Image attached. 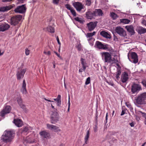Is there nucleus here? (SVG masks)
<instances>
[{
	"label": "nucleus",
	"instance_id": "obj_4",
	"mask_svg": "<svg viewBox=\"0 0 146 146\" xmlns=\"http://www.w3.org/2000/svg\"><path fill=\"white\" fill-rule=\"evenodd\" d=\"M57 111V109H56L52 111L50 117V121L51 123L55 124L59 121V116Z\"/></svg>",
	"mask_w": 146,
	"mask_h": 146
},
{
	"label": "nucleus",
	"instance_id": "obj_1",
	"mask_svg": "<svg viewBox=\"0 0 146 146\" xmlns=\"http://www.w3.org/2000/svg\"><path fill=\"white\" fill-rule=\"evenodd\" d=\"M15 132L12 130L5 131L1 137L3 141L5 143H11L14 138L13 136Z\"/></svg>",
	"mask_w": 146,
	"mask_h": 146
},
{
	"label": "nucleus",
	"instance_id": "obj_17",
	"mask_svg": "<svg viewBox=\"0 0 146 146\" xmlns=\"http://www.w3.org/2000/svg\"><path fill=\"white\" fill-rule=\"evenodd\" d=\"M125 28L126 29L127 31L130 33L131 35H135V33L134 27L133 25H130L126 26L125 27Z\"/></svg>",
	"mask_w": 146,
	"mask_h": 146
},
{
	"label": "nucleus",
	"instance_id": "obj_12",
	"mask_svg": "<svg viewBox=\"0 0 146 146\" xmlns=\"http://www.w3.org/2000/svg\"><path fill=\"white\" fill-rule=\"evenodd\" d=\"M98 22L95 21L90 22L87 24V27L88 31L91 32L94 30L97 25Z\"/></svg>",
	"mask_w": 146,
	"mask_h": 146
},
{
	"label": "nucleus",
	"instance_id": "obj_18",
	"mask_svg": "<svg viewBox=\"0 0 146 146\" xmlns=\"http://www.w3.org/2000/svg\"><path fill=\"white\" fill-rule=\"evenodd\" d=\"M15 6L14 4L0 7V12H4L10 10Z\"/></svg>",
	"mask_w": 146,
	"mask_h": 146
},
{
	"label": "nucleus",
	"instance_id": "obj_25",
	"mask_svg": "<svg viewBox=\"0 0 146 146\" xmlns=\"http://www.w3.org/2000/svg\"><path fill=\"white\" fill-rule=\"evenodd\" d=\"M94 12L95 13L96 17L98 16H102L103 14L102 10L100 9H96L95 11H94Z\"/></svg>",
	"mask_w": 146,
	"mask_h": 146
},
{
	"label": "nucleus",
	"instance_id": "obj_6",
	"mask_svg": "<svg viewBox=\"0 0 146 146\" xmlns=\"http://www.w3.org/2000/svg\"><path fill=\"white\" fill-rule=\"evenodd\" d=\"M22 17V15H16L11 17V25H16L21 20Z\"/></svg>",
	"mask_w": 146,
	"mask_h": 146
},
{
	"label": "nucleus",
	"instance_id": "obj_54",
	"mask_svg": "<svg viewBox=\"0 0 146 146\" xmlns=\"http://www.w3.org/2000/svg\"><path fill=\"white\" fill-rule=\"evenodd\" d=\"M44 53L47 54L48 55H50L51 54V52L50 51H48L47 52L44 51Z\"/></svg>",
	"mask_w": 146,
	"mask_h": 146
},
{
	"label": "nucleus",
	"instance_id": "obj_3",
	"mask_svg": "<svg viewBox=\"0 0 146 146\" xmlns=\"http://www.w3.org/2000/svg\"><path fill=\"white\" fill-rule=\"evenodd\" d=\"M146 92H144L139 95L137 98L136 99L135 104L138 105H142L146 104Z\"/></svg>",
	"mask_w": 146,
	"mask_h": 146
},
{
	"label": "nucleus",
	"instance_id": "obj_61",
	"mask_svg": "<svg viewBox=\"0 0 146 146\" xmlns=\"http://www.w3.org/2000/svg\"><path fill=\"white\" fill-rule=\"evenodd\" d=\"M129 124L131 127H133L134 126V123L133 122L130 123Z\"/></svg>",
	"mask_w": 146,
	"mask_h": 146
},
{
	"label": "nucleus",
	"instance_id": "obj_34",
	"mask_svg": "<svg viewBox=\"0 0 146 146\" xmlns=\"http://www.w3.org/2000/svg\"><path fill=\"white\" fill-rule=\"evenodd\" d=\"M74 19L76 21H78L81 24H83L84 23V21L83 20H81L82 19L78 17H77L74 18Z\"/></svg>",
	"mask_w": 146,
	"mask_h": 146
},
{
	"label": "nucleus",
	"instance_id": "obj_57",
	"mask_svg": "<svg viewBox=\"0 0 146 146\" xmlns=\"http://www.w3.org/2000/svg\"><path fill=\"white\" fill-rule=\"evenodd\" d=\"M113 40L114 41H117L118 38L117 36L115 35V34H113Z\"/></svg>",
	"mask_w": 146,
	"mask_h": 146
},
{
	"label": "nucleus",
	"instance_id": "obj_24",
	"mask_svg": "<svg viewBox=\"0 0 146 146\" xmlns=\"http://www.w3.org/2000/svg\"><path fill=\"white\" fill-rule=\"evenodd\" d=\"M26 84L25 82V80H24L23 81V84L22 86V90L21 91L23 94H26L27 93V92L26 89Z\"/></svg>",
	"mask_w": 146,
	"mask_h": 146
},
{
	"label": "nucleus",
	"instance_id": "obj_49",
	"mask_svg": "<svg viewBox=\"0 0 146 146\" xmlns=\"http://www.w3.org/2000/svg\"><path fill=\"white\" fill-rule=\"evenodd\" d=\"M76 47L79 51H80L81 50L82 46L80 43L78 45L76 46Z\"/></svg>",
	"mask_w": 146,
	"mask_h": 146
},
{
	"label": "nucleus",
	"instance_id": "obj_63",
	"mask_svg": "<svg viewBox=\"0 0 146 146\" xmlns=\"http://www.w3.org/2000/svg\"><path fill=\"white\" fill-rule=\"evenodd\" d=\"M142 23L145 25L146 24V21L145 20H143L142 22Z\"/></svg>",
	"mask_w": 146,
	"mask_h": 146
},
{
	"label": "nucleus",
	"instance_id": "obj_31",
	"mask_svg": "<svg viewBox=\"0 0 146 146\" xmlns=\"http://www.w3.org/2000/svg\"><path fill=\"white\" fill-rule=\"evenodd\" d=\"M96 33V32L95 31H94L92 33H88L87 34L86 36L88 38H90L88 39V40H90L92 39V38H91L92 36L94 35Z\"/></svg>",
	"mask_w": 146,
	"mask_h": 146
},
{
	"label": "nucleus",
	"instance_id": "obj_8",
	"mask_svg": "<svg viewBox=\"0 0 146 146\" xmlns=\"http://www.w3.org/2000/svg\"><path fill=\"white\" fill-rule=\"evenodd\" d=\"M26 10L27 8L26 7V4H25L17 6L15 9L14 11L16 13L23 14L25 13Z\"/></svg>",
	"mask_w": 146,
	"mask_h": 146
},
{
	"label": "nucleus",
	"instance_id": "obj_33",
	"mask_svg": "<svg viewBox=\"0 0 146 146\" xmlns=\"http://www.w3.org/2000/svg\"><path fill=\"white\" fill-rule=\"evenodd\" d=\"M90 131L89 130L87 131L86 133V136L85 138V144H87V141H88V138L89 137V136L90 135Z\"/></svg>",
	"mask_w": 146,
	"mask_h": 146
},
{
	"label": "nucleus",
	"instance_id": "obj_27",
	"mask_svg": "<svg viewBox=\"0 0 146 146\" xmlns=\"http://www.w3.org/2000/svg\"><path fill=\"white\" fill-rule=\"evenodd\" d=\"M52 24L50 23L49 24V25L47 28V30L51 33H53L55 32L54 29V27H52Z\"/></svg>",
	"mask_w": 146,
	"mask_h": 146
},
{
	"label": "nucleus",
	"instance_id": "obj_11",
	"mask_svg": "<svg viewBox=\"0 0 146 146\" xmlns=\"http://www.w3.org/2000/svg\"><path fill=\"white\" fill-rule=\"evenodd\" d=\"M115 31L121 36L125 37L127 36L126 31L120 26L117 27L115 28Z\"/></svg>",
	"mask_w": 146,
	"mask_h": 146
},
{
	"label": "nucleus",
	"instance_id": "obj_5",
	"mask_svg": "<svg viewBox=\"0 0 146 146\" xmlns=\"http://www.w3.org/2000/svg\"><path fill=\"white\" fill-rule=\"evenodd\" d=\"M101 54L105 62L110 63L113 61L111 53L108 52H103L101 53Z\"/></svg>",
	"mask_w": 146,
	"mask_h": 146
},
{
	"label": "nucleus",
	"instance_id": "obj_43",
	"mask_svg": "<svg viewBox=\"0 0 146 146\" xmlns=\"http://www.w3.org/2000/svg\"><path fill=\"white\" fill-rule=\"evenodd\" d=\"M90 82V77H88L86 79L85 82V84L87 85Z\"/></svg>",
	"mask_w": 146,
	"mask_h": 146
},
{
	"label": "nucleus",
	"instance_id": "obj_10",
	"mask_svg": "<svg viewBox=\"0 0 146 146\" xmlns=\"http://www.w3.org/2000/svg\"><path fill=\"white\" fill-rule=\"evenodd\" d=\"M72 5L76 9V11L79 12H80L81 10L84 8V5L78 1L74 2L72 3Z\"/></svg>",
	"mask_w": 146,
	"mask_h": 146
},
{
	"label": "nucleus",
	"instance_id": "obj_44",
	"mask_svg": "<svg viewBox=\"0 0 146 146\" xmlns=\"http://www.w3.org/2000/svg\"><path fill=\"white\" fill-rule=\"evenodd\" d=\"M98 124H96L93 127L94 131L95 132H96L98 131Z\"/></svg>",
	"mask_w": 146,
	"mask_h": 146
},
{
	"label": "nucleus",
	"instance_id": "obj_46",
	"mask_svg": "<svg viewBox=\"0 0 146 146\" xmlns=\"http://www.w3.org/2000/svg\"><path fill=\"white\" fill-rule=\"evenodd\" d=\"M65 7L67 9L70 11L72 9V8L71 7V6L68 4H66L65 5Z\"/></svg>",
	"mask_w": 146,
	"mask_h": 146
},
{
	"label": "nucleus",
	"instance_id": "obj_14",
	"mask_svg": "<svg viewBox=\"0 0 146 146\" xmlns=\"http://www.w3.org/2000/svg\"><path fill=\"white\" fill-rule=\"evenodd\" d=\"M11 109V107L9 106H7L5 108L0 112V116L4 117L5 115L9 113Z\"/></svg>",
	"mask_w": 146,
	"mask_h": 146
},
{
	"label": "nucleus",
	"instance_id": "obj_2",
	"mask_svg": "<svg viewBox=\"0 0 146 146\" xmlns=\"http://www.w3.org/2000/svg\"><path fill=\"white\" fill-rule=\"evenodd\" d=\"M94 47L99 49L107 50L109 52L113 51V49L109 45L103 43L101 42L97 41L94 45Z\"/></svg>",
	"mask_w": 146,
	"mask_h": 146
},
{
	"label": "nucleus",
	"instance_id": "obj_64",
	"mask_svg": "<svg viewBox=\"0 0 146 146\" xmlns=\"http://www.w3.org/2000/svg\"><path fill=\"white\" fill-rule=\"evenodd\" d=\"M85 71V70H83V68L82 69V68H81L79 70V71L80 72H82V71Z\"/></svg>",
	"mask_w": 146,
	"mask_h": 146
},
{
	"label": "nucleus",
	"instance_id": "obj_29",
	"mask_svg": "<svg viewBox=\"0 0 146 146\" xmlns=\"http://www.w3.org/2000/svg\"><path fill=\"white\" fill-rule=\"evenodd\" d=\"M120 70V69H118V70H117V72L114 73V74L115 75V77L117 80H119L120 79V77L119 76H120L121 74V71Z\"/></svg>",
	"mask_w": 146,
	"mask_h": 146
},
{
	"label": "nucleus",
	"instance_id": "obj_38",
	"mask_svg": "<svg viewBox=\"0 0 146 146\" xmlns=\"http://www.w3.org/2000/svg\"><path fill=\"white\" fill-rule=\"evenodd\" d=\"M127 109L125 108V107L123 106L122 107V111H121V116L123 115L125 113V111Z\"/></svg>",
	"mask_w": 146,
	"mask_h": 146
},
{
	"label": "nucleus",
	"instance_id": "obj_45",
	"mask_svg": "<svg viewBox=\"0 0 146 146\" xmlns=\"http://www.w3.org/2000/svg\"><path fill=\"white\" fill-rule=\"evenodd\" d=\"M22 132H26L28 130V127H25L24 128L22 129Z\"/></svg>",
	"mask_w": 146,
	"mask_h": 146
},
{
	"label": "nucleus",
	"instance_id": "obj_37",
	"mask_svg": "<svg viewBox=\"0 0 146 146\" xmlns=\"http://www.w3.org/2000/svg\"><path fill=\"white\" fill-rule=\"evenodd\" d=\"M139 114H141L142 115V116L143 117L145 118V120L144 121V123H146V113L140 111H139Z\"/></svg>",
	"mask_w": 146,
	"mask_h": 146
},
{
	"label": "nucleus",
	"instance_id": "obj_55",
	"mask_svg": "<svg viewBox=\"0 0 146 146\" xmlns=\"http://www.w3.org/2000/svg\"><path fill=\"white\" fill-rule=\"evenodd\" d=\"M98 114H96V117L95 119L96 124H98Z\"/></svg>",
	"mask_w": 146,
	"mask_h": 146
},
{
	"label": "nucleus",
	"instance_id": "obj_50",
	"mask_svg": "<svg viewBox=\"0 0 146 146\" xmlns=\"http://www.w3.org/2000/svg\"><path fill=\"white\" fill-rule=\"evenodd\" d=\"M54 53L60 59L62 60V57L60 56V54H58L57 52L54 51Z\"/></svg>",
	"mask_w": 146,
	"mask_h": 146
},
{
	"label": "nucleus",
	"instance_id": "obj_22",
	"mask_svg": "<svg viewBox=\"0 0 146 146\" xmlns=\"http://www.w3.org/2000/svg\"><path fill=\"white\" fill-rule=\"evenodd\" d=\"M10 26L6 23L0 25V31L3 32L8 30L10 27Z\"/></svg>",
	"mask_w": 146,
	"mask_h": 146
},
{
	"label": "nucleus",
	"instance_id": "obj_15",
	"mask_svg": "<svg viewBox=\"0 0 146 146\" xmlns=\"http://www.w3.org/2000/svg\"><path fill=\"white\" fill-rule=\"evenodd\" d=\"M94 11H88L86 12V18L88 19L92 20L94 19V17H96Z\"/></svg>",
	"mask_w": 146,
	"mask_h": 146
},
{
	"label": "nucleus",
	"instance_id": "obj_7",
	"mask_svg": "<svg viewBox=\"0 0 146 146\" xmlns=\"http://www.w3.org/2000/svg\"><path fill=\"white\" fill-rule=\"evenodd\" d=\"M142 90L141 86L134 82L131 86V92L132 94L137 93L139 91Z\"/></svg>",
	"mask_w": 146,
	"mask_h": 146
},
{
	"label": "nucleus",
	"instance_id": "obj_20",
	"mask_svg": "<svg viewBox=\"0 0 146 146\" xmlns=\"http://www.w3.org/2000/svg\"><path fill=\"white\" fill-rule=\"evenodd\" d=\"M40 135L44 138L49 139L50 138V133L45 131H43L39 133Z\"/></svg>",
	"mask_w": 146,
	"mask_h": 146
},
{
	"label": "nucleus",
	"instance_id": "obj_36",
	"mask_svg": "<svg viewBox=\"0 0 146 146\" xmlns=\"http://www.w3.org/2000/svg\"><path fill=\"white\" fill-rule=\"evenodd\" d=\"M17 101L19 106L23 104V100L21 97H18Z\"/></svg>",
	"mask_w": 146,
	"mask_h": 146
},
{
	"label": "nucleus",
	"instance_id": "obj_40",
	"mask_svg": "<svg viewBox=\"0 0 146 146\" xmlns=\"http://www.w3.org/2000/svg\"><path fill=\"white\" fill-rule=\"evenodd\" d=\"M60 0H52V3L54 5H58Z\"/></svg>",
	"mask_w": 146,
	"mask_h": 146
},
{
	"label": "nucleus",
	"instance_id": "obj_32",
	"mask_svg": "<svg viewBox=\"0 0 146 146\" xmlns=\"http://www.w3.org/2000/svg\"><path fill=\"white\" fill-rule=\"evenodd\" d=\"M110 16L113 20H115L117 18L119 17L116 13L113 12L110 13Z\"/></svg>",
	"mask_w": 146,
	"mask_h": 146
},
{
	"label": "nucleus",
	"instance_id": "obj_42",
	"mask_svg": "<svg viewBox=\"0 0 146 146\" xmlns=\"http://www.w3.org/2000/svg\"><path fill=\"white\" fill-rule=\"evenodd\" d=\"M71 13L75 17L76 16V13L75 11L73 9V8L70 11Z\"/></svg>",
	"mask_w": 146,
	"mask_h": 146
},
{
	"label": "nucleus",
	"instance_id": "obj_28",
	"mask_svg": "<svg viewBox=\"0 0 146 146\" xmlns=\"http://www.w3.org/2000/svg\"><path fill=\"white\" fill-rule=\"evenodd\" d=\"M136 31L140 35L146 33V29L142 27H140Z\"/></svg>",
	"mask_w": 146,
	"mask_h": 146
},
{
	"label": "nucleus",
	"instance_id": "obj_21",
	"mask_svg": "<svg viewBox=\"0 0 146 146\" xmlns=\"http://www.w3.org/2000/svg\"><path fill=\"white\" fill-rule=\"evenodd\" d=\"M13 122L18 127H21L23 124L22 120L19 118L14 119L13 121Z\"/></svg>",
	"mask_w": 146,
	"mask_h": 146
},
{
	"label": "nucleus",
	"instance_id": "obj_60",
	"mask_svg": "<svg viewBox=\"0 0 146 146\" xmlns=\"http://www.w3.org/2000/svg\"><path fill=\"white\" fill-rule=\"evenodd\" d=\"M52 17L48 19V21L49 22V23H50H50L52 21Z\"/></svg>",
	"mask_w": 146,
	"mask_h": 146
},
{
	"label": "nucleus",
	"instance_id": "obj_53",
	"mask_svg": "<svg viewBox=\"0 0 146 146\" xmlns=\"http://www.w3.org/2000/svg\"><path fill=\"white\" fill-rule=\"evenodd\" d=\"M108 119V113H107L106 116V119L104 121V123L106 125V123H107V120Z\"/></svg>",
	"mask_w": 146,
	"mask_h": 146
},
{
	"label": "nucleus",
	"instance_id": "obj_52",
	"mask_svg": "<svg viewBox=\"0 0 146 146\" xmlns=\"http://www.w3.org/2000/svg\"><path fill=\"white\" fill-rule=\"evenodd\" d=\"M61 104V100H59V101H58L57 102V106L58 107H60V105Z\"/></svg>",
	"mask_w": 146,
	"mask_h": 146
},
{
	"label": "nucleus",
	"instance_id": "obj_26",
	"mask_svg": "<svg viewBox=\"0 0 146 146\" xmlns=\"http://www.w3.org/2000/svg\"><path fill=\"white\" fill-rule=\"evenodd\" d=\"M80 61H81V63L82 65V67L83 68V70H85L86 68L87 67L86 65L87 63L85 59H84L81 58L80 59Z\"/></svg>",
	"mask_w": 146,
	"mask_h": 146
},
{
	"label": "nucleus",
	"instance_id": "obj_16",
	"mask_svg": "<svg viewBox=\"0 0 146 146\" xmlns=\"http://www.w3.org/2000/svg\"><path fill=\"white\" fill-rule=\"evenodd\" d=\"M46 126L48 129L53 130L55 132H59L61 131V130L59 129V127L56 125L47 124Z\"/></svg>",
	"mask_w": 146,
	"mask_h": 146
},
{
	"label": "nucleus",
	"instance_id": "obj_48",
	"mask_svg": "<svg viewBox=\"0 0 146 146\" xmlns=\"http://www.w3.org/2000/svg\"><path fill=\"white\" fill-rule=\"evenodd\" d=\"M141 83L144 87H146V79L143 80Z\"/></svg>",
	"mask_w": 146,
	"mask_h": 146
},
{
	"label": "nucleus",
	"instance_id": "obj_9",
	"mask_svg": "<svg viewBox=\"0 0 146 146\" xmlns=\"http://www.w3.org/2000/svg\"><path fill=\"white\" fill-rule=\"evenodd\" d=\"M26 71V70L25 69H22L19 68L16 74L17 79L20 80L21 78H23Z\"/></svg>",
	"mask_w": 146,
	"mask_h": 146
},
{
	"label": "nucleus",
	"instance_id": "obj_56",
	"mask_svg": "<svg viewBox=\"0 0 146 146\" xmlns=\"http://www.w3.org/2000/svg\"><path fill=\"white\" fill-rule=\"evenodd\" d=\"M56 40H57V42L58 43V44L60 46V45H61V43H60V42L59 39V38L58 36H57L56 37Z\"/></svg>",
	"mask_w": 146,
	"mask_h": 146
},
{
	"label": "nucleus",
	"instance_id": "obj_47",
	"mask_svg": "<svg viewBox=\"0 0 146 146\" xmlns=\"http://www.w3.org/2000/svg\"><path fill=\"white\" fill-rule=\"evenodd\" d=\"M86 5L88 6H90L91 5L92 2L91 0H87L86 1Z\"/></svg>",
	"mask_w": 146,
	"mask_h": 146
},
{
	"label": "nucleus",
	"instance_id": "obj_59",
	"mask_svg": "<svg viewBox=\"0 0 146 146\" xmlns=\"http://www.w3.org/2000/svg\"><path fill=\"white\" fill-rule=\"evenodd\" d=\"M117 66L118 67L117 68V70H118V69H120V70H121V67L120 66V65L118 64L117 63L116 64Z\"/></svg>",
	"mask_w": 146,
	"mask_h": 146
},
{
	"label": "nucleus",
	"instance_id": "obj_39",
	"mask_svg": "<svg viewBox=\"0 0 146 146\" xmlns=\"http://www.w3.org/2000/svg\"><path fill=\"white\" fill-rule=\"evenodd\" d=\"M19 106H20V108H22L25 112L27 111V109L25 105L24 104H22L19 105Z\"/></svg>",
	"mask_w": 146,
	"mask_h": 146
},
{
	"label": "nucleus",
	"instance_id": "obj_51",
	"mask_svg": "<svg viewBox=\"0 0 146 146\" xmlns=\"http://www.w3.org/2000/svg\"><path fill=\"white\" fill-rule=\"evenodd\" d=\"M30 50L27 48L25 49V54L26 55H28L29 54Z\"/></svg>",
	"mask_w": 146,
	"mask_h": 146
},
{
	"label": "nucleus",
	"instance_id": "obj_41",
	"mask_svg": "<svg viewBox=\"0 0 146 146\" xmlns=\"http://www.w3.org/2000/svg\"><path fill=\"white\" fill-rule=\"evenodd\" d=\"M61 99V96L60 95L58 94L57 97V98H56L54 99V100L57 102L58 101H59V100H60Z\"/></svg>",
	"mask_w": 146,
	"mask_h": 146
},
{
	"label": "nucleus",
	"instance_id": "obj_19",
	"mask_svg": "<svg viewBox=\"0 0 146 146\" xmlns=\"http://www.w3.org/2000/svg\"><path fill=\"white\" fill-rule=\"evenodd\" d=\"M128 74L126 72H125L123 73L121 75V81L123 83L126 82L128 79Z\"/></svg>",
	"mask_w": 146,
	"mask_h": 146
},
{
	"label": "nucleus",
	"instance_id": "obj_35",
	"mask_svg": "<svg viewBox=\"0 0 146 146\" xmlns=\"http://www.w3.org/2000/svg\"><path fill=\"white\" fill-rule=\"evenodd\" d=\"M125 104L126 106L129 108L130 111L131 112H132L133 111V108L131 106V104H129V102H125Z\"/></svg>",
	"mask_w": 146,
	"mask_h": 146
},
{
	"label": "nucleus",
	"instance_id": "obj_30",
	"mask_svg": "<svg viewBox=\"0 0 146 146\" xmlns=\"http://www.w3.org/2000/svg\"><path fill=\"white\" fill-rule=\"evenodd\" d=\"M120 21L121 23L128 24L130 22V20L127 19H120Z\"/></svg>",
	"mask_w": 146,
	"mask_h": 146
},
{
	"label": "nucleus",
	"instance_id": "obj_13",
	"mask_svg": "<svg viewBox=\"0 0 146 146\" xmlns=\"http://www.w3.org/2000/svg\"><path fill=\"white\" fill-rule=\"evenodd\" d=\"M131 59L133 60L132 61L130 59L128 54V57L129 61L135 64L137 63L138 61V56L137 54L135 52H132L131 53Z\"/></svg>",
	"mask_w": 146,
	"mask_h": 146
},
{
	"label": "nucleus",
	"instance_id": "obj_23",
	"mask_svg": "<svg viewBox=\"0 0 146 146\" xmlns=\"http://www.w3.org/2000/svg\"><path fill=\"white\" fill-rule=\"evenodd\" d=\"M100 34L103 37L107 39H110L111 38L110 33H108L105 31H102L100 32Z\"/></svg>",
	"mask_w": 146,
	"mask_h": 146
},
{
	"label": "nucleus",
	"instance_id": "obj_62",
	"mask_svg": "<svg viewBox=\"0 0 146 146\" xmlns=\"http://www.w3.org/2000/svg\"><path fill=\"white\" fill-rule=\"evenodd\" d=\"M44 99L45 100L47 101L48 102H53L54 101H53L51 100H50L47 99L46 98H44Z\"/></svg>",
	"mask_w": 146,
	"mask_h": 146
},
{
	"label": "nucleus",
	"instance_id": "obj_58",
	"mask_svg": "<svg viewBox=\"0 0 146 146\" xmlns=\"http://www.w3.org/2000/svg\"><path fill=\"white\" fill-rule=\"evenodd\" d=\"M2 1L3 2H6L12 1L13 0H2Z\"/></svg>",
	"mask_w": 146,
	"mask_h": 146
}]
</instances>
